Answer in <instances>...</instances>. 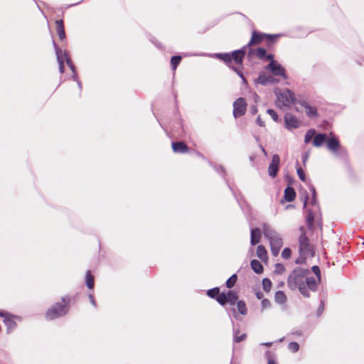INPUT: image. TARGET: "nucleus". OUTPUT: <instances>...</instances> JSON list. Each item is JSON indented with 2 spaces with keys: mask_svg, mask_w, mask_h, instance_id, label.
Wrapping results in <instances>:
<instances>
[{
  "mask_svg": "<svg viewBox=\"0 0 364 364\" xmlns=\"http://www.w3.org/2000/svg\"><path fill=\"white\" fill-rule=\"evenodd\" d=\"M251 267L253 271L257 274H261L263 272L262 264L257 259L251 261Z\"/></svg>",
  "mask_w": 364,
  "mask_h": 364,
  "instance_id": "23",
  "label": "nucleus"
},
{
  "mask_svg": "<svg viewBox=\"0 0 364 364\" xmlns=\"http://www.w3.org/2000/svg\"><path fill=\"white\" fill-rule=\"evenodd\" d=\"M301 230L302 232L299 238V257L296 260V263L297 264H302L306 259L314 256V249L310 245L309 239L304 232L303 228H301Z\"/></svg>",
  "mask_w": 364,
  "mask_h": 364,
  "instance_id": "3",
  "label": "nucleus"
},
{
  "mask_svg": "<svg viewBox=\"0 0 364 364\" xmlns=\"http://www.w3.org/2000/svg\"><path fill=\"white\" fill-rule=\"evenodd\" d=\"M172 148L174 152L185 153L188 150L187 146L183 142L172 143Z\"/></svg>",
  "mask_w": 364,
  "mask_h": 364,
  "instance_id": "19",
  "label": "nucleus"
},
{
  "mask_svg": "<svg viewBox=\"0 0 364 364\" xmlns=\"http://www.w3.org/2000/svg\"><path fill=\"white\" fill-rule=\"evenodd\" d=\"M306 204H307V198H306L304 200V206L306 207Z\"/></svg>",
  "mask_w": 364,
  "mask_h": 364,
  "instance_id": "57",
  "label": "nucleus"
},
{
  "mask_svg": "<svg viewBox=\"0 0 364 364\" xmlns=\"http://www.w3.org/2000/svg\"><path fill=\"white\" fill-rule=\"evenodd\" d=\"M0 316H2L4 318V323L9 328H13L15 327V322L14 321L13 318L14 316L6 312H1Z\"/></svg>",
  "mask_w": 364,
  "mask_h": 364,
  "instance_id": "16",
  "label": "nucleus"
},
{
  "mask_svg": "<svg viewBox=\"0 0 364 364\" xmlns=\"http://www.w3.org/2000/svg\"><path fill=\"white\" fill-rule=\"evenodd\" d=\"M316 134V131L314 129H309L307 131V132L305 134V139L304 141L306 143H309L311 139Z\"/></svg>",
  "mask_w": 364,
  "mask_h": 364,
  "instance_id": "34",
  "label": "nucleus"
},
{
  "mask_svg": "<svg viewBox=\"0 0 364 364\" xmlns=\"http://www.w3.org/2000/svg\"><path fill=\"white\" fill-rule=\"evenodd\" d=\"M301 105L305 109V112L308 117H317V110L315 107L311 106L305 101L301 102Z\"/></svg>",
  "mask_w": 364,
  "mask_h": 364,
  "instance_id": "13",
  "label": "nucleus"
},
{
  "mask_svg": "<svg viewBox=\"0 0 364 364\" xmlns=\"http://www.w3.org/2000/svg\"><path fill=\"white\" fill-rule=\"evenodd\" d=\"M309 272L308 269L296 268L291 273L287 280L288 286L291 289H299L301 294L306 297L309 296V294L304 282Z\"/></svg>",
  "mask_w": 364,
  "mask_h": 364,
  "instance_id": "1",
  "label": "nucleus"
},
{
  "mask_svg": "<svg viewBox=\"0 0 364 364\" xmlns=\"http://www.w3.org/2000/svg\"><path fill=\"white\" fill-rule=\"evenodd\" d=\"M322 310H323V307L321 306L319 307V311H321Z\"/></svg>",
  "mask_w": 364,
  "mask_h": 364,
  "instance_id": "58",
  "label": "nucleus"
},
{
  "mask_svg": "<svg viewBox=\"0 0 364 364\" xmlns=\"http://www.w3.org/2000/svg\"><path fill=\"white\" fill-rule=\"evenodd\" d=\"M59 64V70L61 73L64 71V65L63 63H58Z\"/></svg>",
  "mask_w": 364,
  "mask_h": 364,
  "instance_id": "53",
  "label": "nucleus"
},
{
  "mask_svg": "<svg viewBox=\"0 0 364 364\" xmlns=\"http://www.w3.org/2000/svg\"><path fill=\"white\" fill-rule=\"evenodd\" d=\"M256 82L261 85L274 84L277 83L279 80L274 78L272 76L267 75L264 73L259 74Z\"/></svg>",
  "mask_w": 364,
  "mask_h": 364,
  "instance_id": "12",
  "label": "nucleus"
},
{
  "mask_svg": "<svg viewBox=\"0 0 364 364\" xmlns=\"http://www.w3.org/2000/svg\"><path fill=\"white\" fill-rule=\"evenodd\" d=\"M256 122L259 126L264 127V122L262 120L260 116L257 117Z\"/></svg>",
  "mask_w": 364,
  "mask_h": 364,
  "instance_id": "47",
  "label": "nucleus"
},
{
  "mask_svg": "<svg viewBox=\"0 0 364 364\" xmlns=\"http://www.w3.org/2000/svg\"><path fill=\"white\" fill-rule=\"evenodd\" d=\"M264 58H267V60H269L270 62H272V60H274V55L272 54L266 55Z\"/></svg>",
  "mask_w": 364,
  "mask_h": 364,
  "instance_id": "50",
  "label": "nucleus"
},
{
  "mask_svg": "<svg viewBox=\"0 0 364 364\" xmlns=\"http://www.w3.org/2000/svg\"><path fill=\"white\" fill-rule=\"evenodd\" d=\"M85 280H86L87 287L89 289H93V287H94V277L90 274V271H87V273H86Z\"/></svg>",
  "mask_w": 364,
  "mask_h": 364,
  "instance_id": "28",
  "label": "nucleus"
},
{
  "mask_svg": "<svg viewBox=\"0 0 364 364\" xmlns=\"http://www.w3.org/2000/svg\"><path fill=\"white\" fill-rule=\"evenodd\" d=\"M237 309H238L239 312L241 314L245 315L247 314V308H246L245 303L244 301H239L237 303Z\"/></svg>",
  "mask_w": 364,
  "mask_h": 364,
  "instance_id": "29",
  "label": "nucleus"
},
{
  "mask_svg": "<svg viewBox=\"0 0 364 364\" xmlns=\"http://www.w3.org/2000/svg\"><path fill=\"white\" fill-rule=\"evenodd\" d=\"M238 331L234 332V341L236 343H239L240 341H244L246 338V334L243 333L240 336H238Z\"/></svg>",
  "mask_w": 364,
  "mask_h": 364,
  "instance_id": "37",
  "label": "nucleus"
},
{
  "mask_svg": "<svg viewBox=\"0 0 364 364\" xmlns=\"http://www.w3.org/2000/svg\"><path fill=\"white\" fill-rule=\"evenodd\" d=\"M296 171H297V174L299 177V178L302 181H305L306 180V177H305V174L302 170V168L301 167H297L296 168Z\"/></svg>",
  "mask_w": 364,
  "mask_h": 364,
  "instance_id": "43",
  "label": "nucleus"
},
{
  "mask_svg": "<svg viewBox=\"0 0 364 364\" xmlns=\"http://www.w3.org/2000/svg\"><path fill=\"white\" fill-rule=\"evenodd\" d=\"M327 147L336 156L343 149L339 141L333 136L327 140Z\"/></svg>",
  "mask_w": 364,
  "mask_h": 364,
  "instance_id": "9",
  "label": "nucleus"
},
{
  "mask_svg": "<svg viewBox=\"0 0 364 364\" xmlns=\"http://www.w3.org/2000/svg\"><path fill=\"white\" fill-rule=\"evenodd\" d=\"M279 163L280 159L279 155L274 154L272 156V162L270 163L268 167V173L271 177L274 178L277 176Z\"/></svg>",
  "mask_w": 364,
  "mask_h": 364,
  "instance_id": "10",
  "label": "nucleus"
},
{
  "mask_svg": "<svg viewBox=\"0 0 364 364\" xmlns=\"http://www.w3.org/2000/svg\"><path fill=\"white\" fill-rule=\"evenodd\" d=\"M291 251L289 248H284L282 252V257L284 259H289L291 257Z\"/></svg>",
  "mask_w": 364,
  "mask_h": 364,
  "instance_id": "40",
  "label": "nucleus"
},
{
  "mask_svg": "<svg viewBox=\"0 0 364 364\" xmlns=\"http://www.w3.org/2000/svg\"><path fill=\"white\" fill-rule=\"evenodd\" d=\"M274 93L277 96V105L280 108L289 107L294 102V95L289 90L275 89Z\"/></svg>",
  "mask_w": 364,
  "mask_h": 364,
  "instance_id": "4",
  "label": "nucleus"
},
{
  "mask_svg": "<svg viewBox=\"0 0 364 364\" xmlns=\"http://www.w3.org/2000/svg\"><path fill=\"white\" fill-rule=\"evenodd\" d=\"M217 301L222 306H224L225 304H227L228 300L225 292H222L221 294H220L217 297Z\"/></svg>",
  "mask_w": 364,
  "mask_h": 364,
  "instance_id": "32",
  "label": "nucleus"
},
{
  "mask_svg": "<svg viewBox=\"0 0 364 364\" xmlns=\"http://www.w3.org/2000/svg\"><path fill=\"white\" fill-rule=\"evenodd\" d=\"M264 235L269 240L271 252L273 256L279 255L283 245V240L280 235L274 230L269 225L264 224L262 228Z\"/></svg>",
  "mask_w": 364,
  "mask_h": 364,
  "instance_id": "2",
  "label": "nucleus"
},
{
  "mask_svg": "<svg viewBox=\"0 0 364 364\" xmlns=\"http://www.w3.org/2000/svg\"><path fill=\"white\" fill-rule=\"evenodd\" d=\"M250 112L252 114H255L257 112V109L256 106L251 107Z\"/></svg>",
  "mask_w": 364,
  "mask_h": 364,
  "instance_id": "48",
  "label": "nucleus"
},
{
  "mask_svg": "<svg viewBox=\"0 0 364 364\" xmlns=\"http://www.w3.org/2000/svg\"><path fill=\"white\" fill-rule=\"evenodd\" d=\"M89 299H90V301L91 304L95 306V305H96L95 304V301L94 297H93V296L92 294L89 295Z\"/></svg>",
  "mask_w": 364,
  "mask_h": 364,
  "instance_id": "51",
  "label": "nucleus"
},
{
  "mask_svg": "<svg viewBox=\"0 0 364 364\" xmlns=\"http://www.w3.org/2000/svg\"><path fill=\"white\" fill-rule=\"evenodd\" d=\"M286 127L288 129H296L299 127L301 123L298 119L291 114H286L284 116Z\"/></svg>",
  "mask_w": 364,
  "mask_h": 364,
  "instance_id": "11",
  "label": "nucleus"
},
{
  "mask_svg": "<svg viewBox=\"0 0 364 364\" xmlns=\"http://www.w3.org/2000/svg\"><path fill=\"white\" fill-rule=\"evenodd\" d=\"M237 279V275L232 274L226 282V286L228 288H232L236 283Z\"/></svg>",
  "mask_w": 364,
  "mask_h": 364,
  "instance_id": "30",
  "label": "nucleus"
},
{
  "mask_svg": "<svg viewBox=\"0 0 364 364\" xmlns=\"http://www.w3.org/2000/svg\"><path fill=\"white\" fill-rule=\"evenodd\" d=\"M53 46H54V48H55V53H56V56H57V60H58V63H63L64 62L65 60V58H64V55H63V53H67V51L65 50H62L61 49H60L55 44V43L53 41Z\"/></svg>",
  "mask_w": 364,
  "mask_h": 364,
  "instance_id": "25",
  "label": "nucleus"
},
{
  "mask_svg": "<svg viewBox=\"0 0 364 364\" xmlns=\"http://www.w3.org/2000/svg\"><path fill=\"white\" fill-rule=\"evenodd\" d=\"M288 348L291 351V352H296L299 350V345L296 343V342H291L289 344L288 346Z\"/></svg>",
  "mask_w": 364,
  "mask_h": 364,
  "instance_id": "38",
  "label": "nucleus"
},
{
  "mask_svg": "<svg viewBox=\"0 0 364 364\" xmlns=\"http://www.w3.org/2000/svg\"><path fill=\"white\" fill-rule=\"evenodd\" d=\"M255 53H256L257 56L260 59L264 58L266 55L265 49L262 48H257L256 50Z\"/></svg>",
  "mask_w": 364,
  "mask_h": 364,
  "instance_id": "39",
  "label": "nucleus"
},
{
  "mask_svg": "<svg viewBox=\"0 0 364 364\" xmlns=\"http://www.w3.org/2000/svg\"><path fill=\"white\" fill-rule=\"evenodd\" d=\"M310 190L312 192V198H311V203L312 205H314V204L316 203V198H315L316 197V191H315V188L313 186L310 187Z\"/></svg>",
  "mask_w": 364,
  "mask_h": 364,
  "instance_id": "45",
  "label": "nucleus"
},
{
  "mask_svg": "<svg viewBox=\"0 0 364 364\" xmlns=\"http://www.w3.org/2000/svg\"><path fill=\"white\" fill-rule=\"evenodd\" d=\"M312 271L316 274L318 280L319 281L321 279V273H320L319 267L318 266H314V267H312Z\"/></svg>",
  "mask_w": 364,
  "mask_h": 364,
  "instance_id": "44",
  "label": "nucleus"
},
{
  "mask_svg": "<svg viewBox=\"0 0 364 364\" xmlns=\"http://www.w3.org/2000/svg\"><path fill=\"white\" fill-rule=\"evenodd\" d=\"M232 69H233L236 73H238V75H240V76L242 78V80H243L244 82H245V78H244V77H243L242 74H241V73H240V71H239L237 68H232Z\"/></svg>",
  "mask_w": 364,
  "mask_h": 364,
  "instance_id": "52",
  "label": "nucleus"
},
{
  "mask_svg": "<svg viewBox=\"0 0 364 364\" xmlns=\"http://www.w3.org/2000/svg\"><path fill=\"white\" fill-rule=\"evenodd\" d=\"M262 345L266 346H270L272 345V343H262Z\"/></svg>",
  "mask_w": 364,
  "mask_h": 364,
  "instance_id": "55",
  "label": "nucleus"
},
{
  "mask_svg": "<svg viewBox=\"0 0 364 364\" xmlns=\"http://www.w3.org/2000/svg\"><path fill=\"white\" fill-rule=\"evenodd\" d=\"M56 25V31L60 40H64L65 38V33L64 30L63 21V20H57L55 21Z\"/></svg>",
  "mask_w": 364,
  "mask_h": 364,
  "instance_id": "17",
  "label": "nucleus"
},
{
  "mask_svg": "<svg viewBox=\"0 0 364 364\" xmlns=\"http://www.w3.org/2000/svg\"><path fill=\"white\" fill-rule=\"evenodd\" d=\"M257 256L262 260H266L267 259V252L264 246L259 245L257 247Z\"/></svg>",
  "mask_w": 364,
  "mask_h": 364,
  "instance_id": "26",
  "label": "nucleus"
},
{
  "mask_svg": "<svg viewBox=\"0 0 364 364\" xmlns=\"http://www.w3.org/2000/svg\"><path fill=\"white\" fill-rule=\"evenodd\" d=\"M274 300L277 304H283L287 301L286 294L282 291H278L275 293Z\"/></svg>",
  "mask_w": 364,
  "mask_h": 364,
  "instance_id": "24",
  "label": "nucleus"
},
{
  "mask_svg": "<svg viewBox=\"0 0 364 364\" xmlns=\"http://www.w3.org/2000/svg\"><path fill=\"white\" fill-rule=\"evenodd\" d=\"M327 139L326 134H318L315 135L313 144L316 147H320Z\"/></svg>",
  "mask_w": 364,
  "mask_h": 364,
  "instance_id": "18",
  "label": "nucleus"
},
{
  "mask_svg": "<svg viewBox=\"0 0 364 364\" xmlns=\"http://www.w3.org/2000/svg\"><path fill=\"white\" fill-rule=\"evenodd\" d=\"M264 37L270 38L271 36H268V35L261 34V33H257V32L254 31L252 33V36L251 40L250 41V42L247 44V46L259 44L263 40Z\"/></svg>",
  "mask_w": 364,
  "mask_h": 364,
  "instance_id": "14",
  "label": "nucleus"
},
{
  "mask_svg": "<svg viewBox=\"0 0 364 364\" xmlns=\"http://www.w3.org/2000/svg\"><path fill=\"white\" fill-rule=\"evenodd\" d=\"M262 287L264 291H269L272 287V282L267 278L264 279L262 280Z\"/></svg>",
  "mask_w": 364,
  "mask_h": 364,
  "instance_id": "33",
  "label": "nucleus"
},
{
  "mask_svg": "<svg viewBox=\"0 0 364 364\" xmlns=\"http://www.w3.org/2000/svg\"><path fill=\"white\" fill-rule=\"evenodd\" d=\"M207 294L211 298H215L216 296H218V295L220 294V289L218 287L213 288L212 289L208 290Z\"/></svg>",
  "mask_w": 364,
  "mask_h": 364,
  "instance_id": "36",
  "label": "nucleus"
},
{
  "mask_svg": "<svg viewBox=\"0 0 364 364\" xmlns=\"http://www.w3.org/2000/svg\"><path fill=\"white\" fill-rule=\"evenodd\" d=\"M256 297L258 299H262V298H263V293L262 291H257L256 293Z\"/></svg>",
  "mask_w": 364,
  "mask_h": 364,
  "instance_id": "49",
  "label": "nucleus"
},
{
  "mask_svg": "<svg viewBox=\"0 0 364 364\" xmlns=\"http://www.w3.org/2000/svg\"><path fill=\"white\" fill-rule=\"evenodd\" d=\"M305 284L306 287L307 286L308 288L311 291H316V287H317V282L316 279L314 277H306L305 278Z\"/></svg>",
  "mask_w": 364,
  "mask_h": 364,
  "instance_id": "21",
  "label": "nucleus"
},
{
  "mask_svg": "<svg viewBox=\"0 0 364 364\" xmlns=\"http://www.w3.org/2000/svg\"><path fill=\"white\" fill-rule=\"evenodd\" d=\"M265 69L271 72L274 76H279L287 79L285 69L276 60H272L266 67Z\"/></svg>",
  "mask_w": 364,
  "mask_h": 364,
  "instance_id": "7",
  "label": "nucleus"
},
{
  "mask_svg": "<svg viewBox=\"0 0 364 364\" xmlns=\"http://www.w3.org/2000/svg\"><path fill=\"white\" fill-rule=\"evenodd\" d=\"M233 107V115L237 118L245 113L247 103L244 98L240 97L234 102Z\"/></svg>",
  "mask_w": 364,
  "mask_h": 364,
  "instance_id": "8",
  "label": "nucleus"
},
{
  "mask_svg": "<svg viewBox=\"0 0 364 364\" xmlns=\"http://www.w3.org/2000/svg\"><path fill=\"white\" fill-rule=\"evenodd\" d=\"M267 112L269 114V116L272 117V119L274 122H277L278 121V116H277V113L275 112L274 110H273L272 109H267Z\"/></svg>",
  "mask_w": 364,
  "mask_h": 364,
  "instance_id": "42",
  "label": "nucleus"
},
{
  "mask_svg": "<svg viewBox=\"0 0 364 364\" xmlns=\"http://www.w3.org/2000/svg\"><path fill=\"white\" fill-rule=\"evenodd\" d=\"M296 193L293 188L291 187H287L284 190V197L285 200L288 202L293 201L295 198Z\"/></svg>",
  "mask_w": 364,
  "mask_h": 364,
  "instance_id": "20",
  "label": "nucleus"
},
{
  "mask_svg": "<svg viewBox=\"0 0 364 364\" xmlns=\"http://www.w3.org/2000/svg\"><path fill=\"white\" fill-rule=\"evenodd\" d=\"M262 153H264V155H267V152L263 147H262Z\"/></svg>",
  "mask_w": 364,
  "mask_h": 364,
  "instance_id": "56",
  "label": "nucleus"
},
{
  "mask_svg": "<svg viewBox=\"0 0 364 364\" xmlns=\"http://www.w3.org/2000/svg\"><path fill=\"white\" fill-rule=\"evenodd\" d=\"M261 238V230L259 228H255L251 230V240L250 242L252 245H255L259 243Z\"/></svg>",
  "mask_w": 364,
  "mask_h": 364,
  "instance_id": "15",
  "label": "nucleus"
},
{
  "mask_svg": "<svg viewBox=\"0 0 364 364\" xmlns=\"http://www.w3.org/2000/svg\"><path fill=\"white\" fill-rule=\"evenodd\" d=\"M285 272V267L282 264L277 263L275 264L274 272L277 274H282Z\"/></svg>",
  "mask_w": 364,
  "mask_h": 364,
  "instance_id": "35",
  "label": "nucleus"
},
{
  "mask_svg": "<svg viewBox=\"0 0 364 364\" xmlns=\"http://www.w3.org/2000/svg\"><path fill=\"white\" fill-rule=\"evenodd\" d=\"M309 154H310L309 151L306 152L305 154H304V155L302 156L303 157V164H304V165H305L306 161H308L309 157Z\"/></svg>",
  "mask_w": 364,
  "mask_h": 364,
  "instance_id": "46",
  "label": "nucleus"
},
{
  "mask_svg": "<svg viewBox=\"0 0 364 364\" xmlns=\"http://www.w3.org/2000/svg\"><path fill=\"white\" fill-rule=\"evenodd\" d=\"M261 304H262V311L269 309L271 306L270 301L266 299H263L262 300Z\"/></svg>",
  "mask_w": 364,
  "mask_h": 364,
  "instance_id": "41",
  "label": "nucleus"
},
{
  "mask_svg": "<svg viewBox=\"0 0 364 364\" xmlns=\"http://www.w3.org/2000/svg\"><path fill=\"white\" fill-rule=\"evenodd\" d=\"M268 364H277V363L272 358L268 359Z\"/></svg>",
  "mask_w": 364,
  "mask_h": 364,
  "instance_id": "54",
  "label": "nucleus"
},
{
  "mask_svg": "<svg viewBox=\"0 0 364 364\" xmlns=\"http://www.w3.org/2000/svg\"><path fill=\"white\" fill-rule=\"evenodd\" d=\"M77 83H78L79 87H81V84H80V82H77Z\"/></svg>",
  "mask_w": 364,
  "mask_h": 364,
  "instance_id": "59",
  "label": "nucleus"
},
{
  "mask_svg": "<svg viewBox=\"0 0 364 364\" xmlns=\"http://www.w3.org/2000/svg\"><path fill=\"white\" fill-rule=\"evenodd\" d=\"M181 57L179 55H175L171 58V63L173 70H176L177 65L180 63Z\"/></svg>",
  "mask_w": 364,
  "mask_h": 364,
  "instance_id": "31",
  "label": "nucleus"
},
{
  "mask_svg": "<svg viewBox=\"0 0 364 364\" xmlns=\"http://www.w3.org/2000/svg\"><path fill=\"white\" fill-rule=\"evenodd\" d=\"M69 301L66 299H63V304L57 303L50 307L46 313V318L48 320H53L60 316H62L68 312Z\"/></svg>",
  "mask_w": 364,
  "mask_h": 364,
  "instance_id": "5",
  "label": "nucleus"
},
{
  "mask_svg": "<svg viewBox=\"0 0 364 364\" xmlns=\"http://www.w3.org/2000/svg\"><path fill=\"white\" fill-rule=\"evenodd\" d=\"M245 53V48L235 50L232 52L231 54L229 53H216L215 56L222 60H223L226 63H231L232 60H234L235 63L241 65L242 63V59Z\"/></svg>",
  "mask_w": 364,
  "mask_h": 364,
  "instance_id": "6",
  "label": "nucleus"
},
{
  "mask_svg": "<svg viewBox=\"0 0 364 364\" xmlns=\"http://www.w3.org/2000/svg\"><path fill=\"white\" fill-rule=\"evenodd\" d=\"M63 55H64L65 60L67 65L69 66V68H70V70H72V72L73 73V79L75 80H77L75 68V66L73 65L70 58H69L68 53H63Z\"/></svg>",
  "mask_w": 364,
  "mask_h": 364,
  "instance_id": "27",
  "label": "nucleus"
},
{
  "mask_svg": "<svg viewBox=\"0 0 364 364\" xmlns=\"http://www.w3.org/2000/svg\"><path fill=\"white\" fill-rule=\"evenodd\" d=\"M228 303H229L231 305H234L237 299V292L234 291H228L225 292Z\"/></svg>",
  "mask_w": 364,
  "mask_h": 364,
  "instance_id": "22",
  "label": "nucleus"
}]
</instances>
